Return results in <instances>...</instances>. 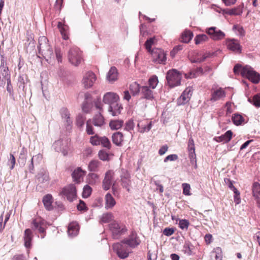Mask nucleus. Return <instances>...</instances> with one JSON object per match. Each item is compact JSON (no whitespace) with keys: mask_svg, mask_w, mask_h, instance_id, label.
I'll list each match as a JSON object with an SVG mask.
<instances>
[{"mask_svg":"<svg viewBox=\"0 0 260 260\" xmlns=\"http://www.w3.org/2000/svg\"><path fill=\"white\" fill-rule=\"evenodd\" d=\"M234 72L236 74L241 72V74L243 77H246L254 84L258 83L260 81V74L254 71L249 66L242 67L240 64H236L234 68Z\"/></svg>","mask_w":260,"mask_h":260,"instance_id":"obj_1","label":"nucleus"},{"mask_svg":"<svg viewBox=\"0 0 260 260\" xmlns=\"http://www.w3.org/2000/svg\"><path fill=\"white\" fill-rule=\"evenodd\" d=\"M39 53H40L47 60L51 58L53 55V51L48 44V40L45 36L39 38V45L38 46Z\"/></svg>","mask_w":260,"mask_h":260,"instance_id":"obj_2","label":"nucleus"},{"mask_svg":"<svg viewBox=\"0 0 260 260\" xmlns=\"http://www.w3.org/2000/svg\"><path fill=\"white\" fill-rule=\"evenodd\" d=\"M31 225L32 230L38 231L41 234V238L45 237L47 226L45 221L42 217L38 216L32 218Z\"/></svg>","mask_w":260,"mask_h":260,"instance_id":"obj_3","label":"nucleus"},{"mask_svg":"<svg viewBox=\"0 0 260 260\" xmlns=\"http://www.w3.org/2000/svg\"><path fill=\"white\" fill-rule=\"evenodd\" d=\"M69 61L75 66H78L82 60V52L77 47L74 46L68 52Z\"/></svg>","mask_w":260,"mask_h":260,"instance_id":"obj_4","label":"nucleus"},{"mask_svg":"<svg viewBox=\"0 0 260 260\" xmlns=\"http://www.w3.org/2000/svg\"><path fill=\"white\" fill-rule=\"evenodd\" d=\"M59 195L70 202H72L77 197V190L74 184H70L62 188Z\"/></svg>","mask_w":260,"mask_h":260,"instance_id":"obj_5","label":"nucleus"},{"mask_svg":"<svg viewBox=\"0 0 260 260\" xmlns=\"http://www.w3.org/2000/svg\"><path fill=\"white\" fill-rule=\"evenodd\" d=\"M152 61L154 63L165 64L167 60L166 53L160 48H154L150 52Z\"/></svg>","mask_w":260,"mask_h":260,"instance_id":"obj_6","label":"nucleus"},{"mask_svg":"<svg viewBox=\"0 0 260 260\" xmlns=\"http://www.w3.org/2000/svg\"><path fill=\"white\" fill-rule=\"evenodd\" d=\"M121 241V243H115L112 247L118 256L121 259L127 258L129 253V250L127 246Z\"/></svg>","mask_w":260,"mask_h":260,"instance_id":"obj_7","label":"nucleus"},{"mask_svg":"<svg viewBox=\"0 0 260 260\" xmlns=\"http://www.w3.org/2000/svg\"><path fill=\"white\" fill-rule=\"evenodd\" d=\"M166 79L171 87L177 86L179 84V72L175 69L169 70L167 72Z\"/></svg>","mask_w":260,"mask_h":260,"instance_id":"obj_8","label":"nucleus"},{"mask_svg":"<svg viewBox=\"0 0 260 260\" xmlns=\"http://www.w3.org/2000/svg\"><path fill=\"white\" fill-rule=\"evenodd\" d=\"M96 80L95 75L92 72H88L85 74L82 79V83L85 88L91 87Z\"/></svg>","mask_w":260,"mask_h":260,"instance_id":"obj_9","label":"nucleus"},{"mask_svg":"<svg viewBox=\"0 0 260 260\" xmlns=\"http://www.w3.org/2000/svg\"><path fill=\"white\" fill-rule=\"evenodd\" d=\"M110 230L112 232L113 236L115 238L124 233L126 231V229L124 226L120 225L116 221H113L110 224Z\"/></svg>","mask_w":260,"mask_h":260,"instance_id":"obj_10","label":"nucleus"},{"mask_svg":"<svg viewBox=\"0 0 260 260\" xmlns=\"http://www.w3.org/2000/svg\"><path fill=\"white\" fill-rule=\"evenodd\" d=\"M187 149L190 163L193 165L194 168L196 169L197 168L196 154L195 153L194 142L192 139H190L188 141Z\"/></svg>","mask_w":260,"mask_h":260,"instance_id":"obj_11","label":"nucleus"},{"mask_svg":"<svg viewBox=\"0 0 260 260\" xmlns=\"http://www.w3.org/2000/svg\"><path fill=\"white\" fill-rule=\"evenodd\" d=\"M122 243L126 244L131 247H135L139 245L141 242L139 237L136 232L132 231L129 238L127 239H124Z\"/></svg>","mask_w":260,"mask_h":260,"instance_id":"obj_12","label":"nucleus"},{"mask_svg":"<svg viewBox=\"0 0 260 260\" xmlns=\"http://www.w3.org/2000/svg\"><path fill=\"white\" fill-rule=\"evenodd\" d=\"M114 172L112 170H108L105 173L104 179L103 181V188L105 190L110 189L112 181L114 179Z\"/></svg>","mask_w":260,"mask_h":260,"instance_id":"obj_13","label":"nucleus"},{"mask_svg":"<svg viewBox=\"0 0 260 260\" xmlns=\"http://www.w3.org/2000/svg\"><path fill=\"white\" fill-rule=\"evenodd\" d=\"M207 33L209 35L211 38L214 40H218L223 39L225 34L223 32L218 29L216 27H211L206 30Z\"/></svg>","mask_w":260,"mask_h":260,"instance_id":"obj_14","label":"nucleus"},{"mask_svg":"<svg viewBox=\"0 0 260 260\" xmlns=\"http://www.w3.org/2000/svg\"><path fill=\"white\" fill-rule=\"evenodd\" d=\"M86 173V171L82 170L81 167H77L71 175L73 181L78 184L81 183L83 181Z\"/></svg>","mask_w":260,"mask_h":260,"instance_id":"obj_15","label":"nucleus"},{"mask_svg":"<svg viewBox=\"0 0 260 260\" xmlns=\"http://www.w3.org/2000/svg\"><path fill=\"white\" fill-rule=\"evenodd\" d=\"M228 48L237 53H240L241 52V46L239 42L236 39H228L226 42Z\"/></svg>","mask_w":260,"mask_h":260,"instance_id":"obj_16","label":"nucleus"},{"mask_svg":"<svg viewBox=\"0 0 260 260\" xmlns=\"http://www.w3.org/2000/svg\"><path fill=\"white\" fill-rule=\"evenodd\" d=\"M137 126L139 129L138 131L141 133L148 132L151 128L152 121L144 119L139 121Z\"/></svg>","mask_w":260,"mask_h":260,"instance_id":"obj_17","label":"nucleus"},{"mask_svg":"<svg viewBox=\"0 0 260 260\" xmlns=\"http://www.w3.org/2000/svg\"><path fill=\"white\" fill-rule=\"evenodd\" d=\"M119 99V96L116 93L108 92L104 94L103 101L104 103L110 105L117 102Z\"/></svg>","mask_w":260,"mask_h":260,"instance_id":"obj_18","label":"nucleus"},{"mask_svg":"<svg viewBox=\"0 0 260 260\" xmlns=\"http://www.w3.org/2000/svg\"><path fill=\"white\" fill-rule=\"evenodd\" d=\"M121 184L128 191L131 190V175L128 172H125L121 176Z\"/></svg>","mask_w":260,"mask_h":260,"instance_id":"obj_19","label":"nucleus"},{"mask_svg":"<svg viewBox=\"0 0 260 260\" xmlns=\"http://www.w3.org/2000/svg\"><path fill=\"white\" fill-rule=\"evenodd\" d=\"M33 238V234L29 229H27L24 231L23 239L24 241V246L27 248H30L31 247V241Z\"/></svg>","mask_w":260,"mask_h":260,"instance_id":"obj_20","label":"nucleus"},{"mask_svg":"<svg viewBox=\"0 0 260 260\" xmlns=\"http://www.w3.org/2000/svg\"><path fill=\"white\" fill-rule=\"evenodd\" d=\"M118 73L116 67H112L108 72L106 79L110 83L114 82L118 79Z\"/></svg>","mask_w":260,"mask_h":260,"instance_id":"obj_21","label":"nucleus"},{"mask_svg":"<svg viewBox=\"0 0 260 260\" xmlns=\"http://www.w3.org/2000/svg\"><path fill=\"white\" fill-rule=\"evenodd\" d=\"M252 194L256 201L257 207L260 209V184L254 182L252 186Z\"/></svg>","mask_w":260,"mask_h":260,"instance_id":"obj_22","label":"nucleus"},{"mask_svg":"<svg viewBox=\"0 0 260 260\" xmlns=\"http://www.w3.org/2000/svg\"><path fill=\"white\" fill-rule=\"evenodd\" d=\"M225 96L224 91L221 88L214 91L211 95V101L215 102L222 100Z\"/></svg>","mask_w":260,"mask_h":260,"instance_id":"obj_23","label":"nucleus"},{"mask_svg":"<svg viewBox=\"0 0 260 260\" xmlns=\"http://www.w3.org/2000/svg\"><path fill=\"white\" fill-rule=\"evenodd\" d=\"M79 231V226L77 222H72L69 224L68 233L69 236H76L78 234Z\"/></svg>","mask_w":260,"mask_h":260,"instance_id":"obj_24","label":"nucleus"},{"mask_svg":"<svg viewBox=\"0 0 260 260\" xmlns=\"http://www.w3.org/2000/svg\"><path fill=\"white\" fill-rule=\"evenodd\" d=\"M192 90L190 87L186 88L180 96V100H181V104H185L187 103L192 95Z\"/></svg>","mask_w":260,"mask_h":260,"instance_id":"obj_25","label":"nucleus"},{"mask_svg":"<svg viewBox=\"0 0 260 260\" xmlns=\"http://www.w3.org/2000/svg\"><path fill=\"white\" fill-rule=\"evenodd\" d=\"M102 163L97 159H92L88 164V170L90 172H98L99 171Z\"/></svg>","mask_w":260,"mask_h":260,"instance_id":"obj_26","label":"nucleus"},{"mask_svg":"<svg viewBox=\"0 0 260 260\" xmlns=\"http://www.w3.org/2000/svg\"><path fill=\"white\" fill-rule=\"evenodd\" d=\"M57 27L59 29V31L64 40H68L69 39V26L67 25L63 24L61 22H58Z\"/></svg>","mask_w":260,"mask_h":260,"instance_id":"obj_27","label":"nucleus"},{"mask_svg":"<svg viewBox=\"0 0 260 260\" xmlns=\"http://www.w3.org/2000/svg\"><path fill=\"white\" fill-rule=\"evenodd\" d=\"M122 109V107L121 105L115 102L109 105L108 111L113 116H116L120 113Z\"/></svg>","mask_w":260,"mask_h":260,"instance_id":"obj_28","label":"nucleus"},{"mask_svg":"<svg viewBox=\"0 0 260 260\" xmlns=\"http://www.w3.org/2000/svg\"><path fill=\"white\" fill-rule=\"evenodd\" d=\"M53 202L52 196L50 194H47L43 197V203L45 208L47 210H51L53 209L52 203Z\"/></svg>","mask_w":260,"mask_h":260,"instance_id":"obj_29","label":"nucleus"},{"mask_svg":"<svg viewBox=\"0 0 260 260\" xmlns=\"http://www.w3.org/2000/svg\"><path fill=\"white\" fill-rule=\"evenodd\" d=\"M105 208L107 209H112L116 204L114 198L110 193H107L105 197Z\"/></svg>","mask_w":260,"mask_h":260,"instance_id":"obj_30","label":"nucleus"},{"mask_svg":"<svg viewBox=\"0 0 260 260\" xmlns=\"http://www.w3.org/2000/svg\"><path fill=\"white\" fill-rule=\"evenodd\" d=\"M141 93L144 98L146 99L152 100L154 98L153 91L148 86H142L141 87Z\"/></svg>","mask_w":260,"mask_h":260,"instance_id":"obj_31","label":"nucleus"},{"mask_svg":"<svg viewBox=\"0 0 260 260\" xmlns=\"http://www.w3.org/2000/svg\"><path fill=\"white\" fill-rule=\"evenodd\" d=\"M233 133L231 130L228 131L224 135L216 138L218 142L227 143L232 139Z\"/></svg>","mask_w":260,"mask_h":260,"instance_id":"obj_32","label":"nucleus"},{"mask_svg":"<svg viewBox=\"0 0 260 260\" xmlns=\"http://www.w3.org/2000/svg\"><path fill=\"white\" fill-rule=\"evenodd\" d=\"M91 121L96 126H101L105 123L104 118L101 113L95 115Z\"/></svg>","mask_w":260,"mask_h":260,"instance_id":"obj_33","label":"nucleus"},{"mask_svg":"<svg viewBox=\"0 0 260 260\" xmlns=\"http://www.w3.org/2000/svg\"><path fill=\"white\" fill-rule=\"evenodd\" d=\"M123 140V134L119 132L114 133L112 135V141L117 146H120Z\"/></svg>","mask_w":260,"mask_h":260,"instance_id":"obj_34","label":"nucleus"},{"mask_svg":"<svg viewBox=\"0 0 260 260\" xmlns=\"http://www.w3.org/2000/svg\"><path fill=\"white\" fill-rule=\"evenodd\" d=\"M193 37V33L190 30H185L181 35L182 42L187 43L192 39Z\"/></svg>","mask_w":260,"mask_h":260,"instance_id":"obj_35","label":"nucleus"},{"mask_svg":"<svg viewBox=\"0 0 260 260\" xmlns=\"http://www.w3.org/2000/svg\"><path fill=\"white\" fill-rule=\"evenodd\" d=\"M123 121L122 120H111L109 123L110 128L113 130L118 129L122 127Z\"/></svg>","mask_w":260,"mask_h":260,"instance_id":"obj_36","label":"nucleus"},{"mask_svg":"<svg viewBox=\"0 0 260 260\" xmlns=\"http://www.w3.org/2000/svg\"><path fill=\"white\" fill-rule=\"evenodd\" d=\"M129 90L133 95L137 94L140 90V86L137 82H133L129 85Z\"/></svg>","mask_w":260,"mask_h":260,"instance_id":"obj_37","label":"nucleus"},{"mask_svg":"<svg viewBox=\"0 0 260 260\" xmlns=\"http://www.w3.org/2000/svg\"><path fill=\"white\" fill-rule=\"evenodd\" d=\"M208 38L207 35L205 34H201L197 35L194 38L195 44L196 45L202 44L207 41Z\"/></svg>","mask_w":260,"mask_h":260,"instance_id":"obj_38","label":"nucleus"},{"mask_svg":"<svg viewBox=\"0 0 260 260\" xmlns=\"http://www.w3.org/2000/svg\"><path fill=\"white\" fill-rule=\"evenodd\" d=\"M203 74V70L201 68H199L197 69L196 71H192L190 73L189 75L187 74H185V76L186 78H196L200 75H202Z\"/></svg>","mask_w":260,"mask_h":260,"instance_id":"obj_39","label":"nucleus"},{"mask_svg":"<svg viewBox=\"0 0 260 260\" xmlns=\"http://www.w3.org/2000/svg\"><path fill=\"white\" fill-rule=\"evenodd\" d=\"M158 83V80L156 75H153L148 80L149 88L154 89Z\"/></svg>","mask_w":260,"mask_h":260,"instance_id":"obj_40","label":"nucleus"},{"mask_svg":"<svg viewBox=\"0 0 260 260\" xmlns=\"http://www.w3.org/2000/svg\"><path fill=\"white\" fill-rule=\"evenodd\" d=\"M232 120L235 125H239L244 121V118L239 114H235L232 116Z\"/></svg>","mask_w":260,"mask_h":260,"instance_id":"obj_41","label":"nucleus"},{"mask_svg":"<svg viewBox=\"0 0 260 260\" xmlns=\"http://www.w3.org/2000/svg\"><path fill=\"white\" fill-rule=\"evenodd\" d=\"M61 113L62 118H64L66 120L67 124L70 125L72 122L70 117V114L68 110L63 108L61 109Z\"/></svg>","mask_w":260,"mask_h":260,"instance_id":"obj_42","label":"nucleus"},{"mask_svg":"<svg viewBox=\"0 0 260 260\" xmlns=\"http://www.w3.org/2000/svg\"><path fill=\"white\" fill-rule=\"evenodd\" d=\"M223 14H227L230 15H238L241 13L238 8H234L232 9H223L221 10Z\"/></svg>","mask_w":260,"mask_h":260,"instance_id":"obj_43","label":"nucleus"},{"mask_svg":"<svg viewBox=\"0 0 260 260\" xmlns=\"http://www.w3.org/2000/svg\"><path fill=\"white\" fill-rule=\"evenodd\" d=\"M92 104L91 102L85 101L83 103L82 108L84 112L89 113L92 109Z\"/></svg>","mask_w":260,"mask_h":260,"instance_id":"obj_44","label":"nucleus"},{"mask_svg":"<svg viewBox=\"0 0 260 260\" xmlns=\"http://www.w3.org/2000/svg\"><path fill=\"white\" fill-rule=\"evenodd\" d=\"M248 101L252 103L255 107H260V94H257L253 96L252 99L248 98Z\"/></svg>","mask_w":260,"mask_h":260,"instance_id":"obj_45","label":"nucleus"},{"mask_svg":"<svg viewBox=\"0 0 260 260\" xmlns=\"http://www.w3.org/2000/svg\"><path fill=\"white\" fill-rule=\"evenodd\" d=\"M99 175L94 173H89L88 175L89 183L94 184L99 180Z\"/></svg>","mask_w":260,"mask_h":260,"instance_id":"obj_46","label":"nucleus"},{"mask_svg":"<svg viewBox=\"0 0 260 260\" xmlns=\"http://www.w3.org/2000/svg\"><path fill=\"white\" fill-rule=\"evenodd\" d=\"M212 254L216 260H222V250L220 247L215 248L212 251Z\"/></svg>","mask_w":260,"mask_h":260,"instance_id":"obj_47","label":"nucleus"},{"mask_svg":"<svg viewBox=\"0 0 260 260\" xmlns=\"http://www.w3.org/2000/svg\"><path fill=\"white\" fill-rule=\"evenodd\" d=\"M91 119H89L86 122V132L88 135H93L94 134Z\"/></svg>","mask_w":260,"mask_h":260,"instance_id":"obj_48","label":"nucleus"},{"mask_svg":"<svg viewBox=\"0 0 260 260\" xmlns=\"http://www.w3.org/2000/svg\"><path fill=\"white\" fill-rule=\"evenodd\" d=\"M155 40V38L154 37L148 39L145 43V48L149 53L152 51L151 48L152 45L154 43Z\"/></svg>","mask_w":260,"mask_h":260,"instance_id":"obj_49","label":"nucleus"},{"mask_svg":"<svg viewBox=\"0 0 260 260\" xmlns=\"http://www.w3.org/2000/svg\"><path fill=\"white\" fill-rule=\"evenodd\" d=\"M100 144L105 148L110 149L111 148V143L109 140L106 137H101Z\"/></svg>","mask_w":260,"mask_h":260,"instance_id":"obj_50","label":"nucleus"},{"mask_svg":"<svg viewBox=\"0 0 260 260\" xmlns=\"http://www.w3.org/2000/svg\"><path fill=\"white\" fill-rule=\"evenodd\" d=\"M212 54L210 52H207L203 54V59H201L200 57H198L194 60H192V62L194 63H200L206 60V58L211 57Z\"/></svg>","mask_w":260,"mask_h":260,"instance_id":"obj_51","label":"nucleus"},{"mask_svg":"<svg viewBox=\"0 0 260 260\" xmlns=\"http://www.w3.org/2000/svg\"><path fill=\"white\" fill-rule=\"evenodd\" d=\"M92 188L88 185H86L83 188L82 196L83 198H88L91 193Z\"/></svg>","mask_w":260,"mask_h":260,"instance_id":"obj_52","label":"nucleus"},{"mask_svg":"<svg viewBox=\"0 0 260 260\" xmlns=\"http://www.w3.org/2000/svg\"><path fill=\"white\" fill-rule=\"evenodd\" d=\"M85 117L82 114H79L76 118V124L79 127H82L84 124Z\"/></svg>","mask_w":260,"mask_h":260,"instance_id":"obj_53","label":"nucleus"},{"mask_svg":"<svg viewBox=\"0 0 260 260\" xmlns=\"http://www.w3.org/2000/svg\"><path fill=\"white\" fill-rule=\"evenodd\" d=\"M183 188V193L185 196L191 195L190 193V186L188 183H183L182 184Z\"/></svg>","mask_w":260,"mask_h":260,"instance_id":"obj_54","label":"nucleus"},{"mask_svg":"<svg viewBox=\"0 0 260 260\" xmlns=\"http://www.w3.org/2000/svg\"><path fill=\"white\" fill-rule=\"evenodd\" d=\"M100 140L101 137L96 135L90 137V142L93 145H98L100 144Z\"/></svg>","mask_w":260,"mask_h":260,"instance_id":"obj_55","label":"nucleus"},{"mask_svg":"<svg viewBox=\"0 0 260 260\" xmlns=\"http://www.w3.org/2000/svg\"><path fill=\"white\" fill-rule=\"evenodd\" d=\"M98 155H99V157L100 158V159L103 161H106V160H109L108 153H107V152H106L105 151H104L103 150H100L99 152Z\"/></svg>","mask_w":260,"mask_h":260,"instance_id":"obj_56","label":"nucleus"},{"mask_svg":"<svg viewBox=\"0 0 260 260\" xmlns=\"http://www.w3.org/2000/svg\"><path fill=\"white\" fill-rule=\"evenodd\" d=\"M113 218V215L111 213H106L103 214L102 217V221L104 223L110 222Z\"/></svg>","mask_w":260,"mask_h":260,"instance_id":"obj_57","label":"nucleus"},{"mask_svg":"<svg viewBox=\"0 0 260 260\" xmlns=\"http://www.w3.org/2000/svg\"><path fill=\"white\" fill-rule=\"evenodd\" d=\"M189 225V222L187 219H180V229H187Z\"/></svg>","mask_w":260,"mask_h":260,"instance_id":"obj_58","label":"nucleus"},{"mask_svg":"<svg viewBox=\"0 0 260 260\" xmlns=\"http://www.w3.org/2000/svg\"><path fill=\"white\" fill-rule=\"evenodd\" d=\"M134 123L133 120L131 119L125 123V129L128 131H132L134 128Z\"/></svg>","mask_w":260,"mask_h":260,"instance_id":"obj_59","label":"nucleus"},{"mask_svg":"<svg viewBox=\"0 0 260 260\" xmlns=\"http://www.w3.org/2000/svg\"><path fill=\"white\" fill-rule=\"evenodd\" d=\"M77 209L79 211H85L87 210L85 203L80 200L79 204L77 205Z\"/></svg>","mask_w":260,"mask_h":260,"instance_id":"obj_60","label":"nucleus"},{"mask_svg":"<svg viewBox=\"0 0 260 260\" xmlns=\"http://www.w3.org/2000/svg\"><path fill=\"white\" fill-rule=\"evenodd\" d=\"M178 159V155L177 154H171L167 156L164 159L165 162L168 161H174Z\"/></svg>","mask_w":260,"mask_h":260,"instance_id":"obj_61","label":"nucleus"},{"mask_svg":"<svg viewBox=\"0 0 260 260\" xmlns=\"http://www.w3.org/2000/svg\"><path fill=\"white\" fill-rule=\"evenodd\" d=\"M63 0H56L54 5V8L58 11H60L63 4Z\"/></svg>","mask_w":260,"mask_h":260,"instance_id":"obj_62","label":"nucleus"},{"mask_svg":"<svg viewBox=\"0 0 260 260\" xmlns=\"http://www.w3.org/2000/svg\"><path fill=\"white\" fill-rule=\"evenodd\" d=\"M174 232L173 228H166L163 231V234L167 236L172 235Z\"/></svg>","mask_w":260,"mask_h":260,"instance_id":"obj_63","label":"nucleus"},{"mask_svg":"<svg viewBox=\"0 0 260 260\" xmlns=\"http://www.w3.org/2000/svg\"><path fill=\"white\" fill-rule=\"evenodd\" d=\"M168 146L167 145H164L160 147L158 151V154L160 155H164L168 150Z\"/></svg>","mask_w":260,"mask_h":260,"instance_id":"obj_64","label":"nucleus"}]
</instances>
